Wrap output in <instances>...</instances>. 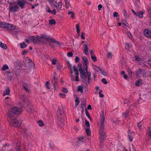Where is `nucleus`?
I'll list each match as a JSON object with an SVG mask.
<instances>
[{
  "instance_id": "nucleus-9",
  "label": "nucleus",
  "mask_w": 151,
  "mask_h": 151,
  "mask_svg": "<svg viewBox=\"0 0 151 151\" xmlns=\"http://www.w3.org/2000/svg\"><path fill=\"white\" fill-rule=\"evenodd\" d=\"M16 1H17V4L22 9L24 8L25 4V2L24 0H22V1H20V0H17Z\"/></svg>"
},
{
  "instance_id": "nucleus-1",
  "label": "nucleus",
  "mask_w": 151,
  "mask_h": 151,
  "mask_svg": "<svg viewBox=\"0 0 151 151\" xmlns=\"http://www.w3.org/2000/svg\"><path fill=\"white\" fill-rule=\"evenodd\" d=\"M78 67L79 70L83 78V82L86 81L88 79V84H89L91 79V73L90 72H88L87 67H85L84 68H82V67Z\"/></svg>"
},
{
  "instance_id": "nucleus-56",
  "label": "nucleus",
  "mask_w": 151,
  "mask_h": 151,
  "mask_svg": "<svg viewBox=\"0 0 151 151\" xmlns=\"http://www.w3.org/2000/svg\"><path fill=\"white\" fill-rule=\"evenodd\" d=\"M9 68V67H2V70L3 71H5L6 69H8Z\"/></svg>"
},
{
  "instance_id": "nucleus-61",
  "label": "nucleus",
  "mask_w": 151,
  "mask_h": 151,
  "mask_svg": "<svg viewBox=\"0 0 151 151\" xmlns=\"http://www.w3.org/2000/svg\"><path fill=\"white\" fill-rule=\"evenodd\" d=\"M141 122H139L137 124V126L140 127V129H141L140 127H141Z\"/></svg>"
},
{
  "instance_id": "nucleus-40",
  "label": "nucleus",
  "mask_w": 151,
  "mask_h": 151,
  "mask_svg": "<svg viewBox=\"0 0 151 151\" xmlns=\"http://www.w3.org/2000/svg\"><path fill=\"white\" fill-rule=\"evenodd\" d=\"M102 91L101 90H100L99 91V96L101 98H103L104 97V95L102 94L101 93V92Z\"/></svg>"
},
{
  "instance_id": "nucleus-58",
  "label": "nucleus",
  "mask_w": 151,
  "mask_h": 151,
  "mask_svg": "<svg viewBox=\"0 0 151 151\" xmlns=\"http://www.w3.org/2000/svg\"><path fill=\"white\" fill-rule=\"evenodd\" d=\"M129 44H125V49H129Z\"/></svg>"
},
{
  "instance_id": "nucleus-46",
  "label": "nucleus",
  "mask_w": 151,
  "mask_h": 151,
  "mask_svg": "<svg viewBox=\"0 0 151 151\" xmlns=\"http://www.w3.org/2000/svg\"><path fill=\"white\" fill-rule=\"evenodd\" d=\"M123 12L124 16H125L126 18H127V14L126 11L125 9H124Z\"/></svg>"
},
{
  "instance_id": "nucleus-50",
  "label": "nucleus",
  "mask_w": 151,
  "mask_h": 151,
  "mask_svg": "<svg viewBox=\"0 0 151 151\" xmlns=\"http://www.w3.org/2000/svg\"><path fill=\"white\" fill-rule=\"evenodd\" d=\"M73 54L72 52H69L67 54V56L68 57H71L73 56Z\"/></svg>"
},
{
  "instance_id": "nucleus-19",
  "label": "nucleus",
  "mask_w": 151,
  "mask_h": 151,
  "mask_svg": "<svg viewBox=\"0 0 151 151\" xmlns=\"http://www.w3.org/2000/svg\"><path fill=\"white\" fill-rule=\"evenodd\" d=\"M142 81L141 80H138L136 82L135 86H139L142 84Z\"/></svg>"
},
{
  "instance_id": "nucleus-6",
  "label": "nucleus",
  "mask_w": 151,
  "mask_h": 151,
  "mask_svg": "<svg viewBox=\"0 0 151 151\" xmlns=\"http://www.w3.org/2000/svg\"><path fill=\"white\" fill-rule=\"evenodd\" d=\"M40 37L43 38L45 40H46L48 41L49 40H50L52 42L56 43L59 46L60 45V43L58 41H56L54 38H51L50 37H47L45 35L42 34Z\"/></svg>"
},
{
  "instance_id": "nucleus-18",
  "label": "nucleus",
  "mask_w": 151,
  "mask_h": 151,
  "mask_svg": "<svg viewBox=\"0 0 151 151\" xmlns=\"http://www.w3.org/2000/svg\"><path fill=\"white\" fill-rule=\"evenodd\" d=\"M82 59L84 63H85L86 66H87L88 64V60L86 57H82Z\"/></svg>"
},
{
  "instance_id": "nucleus-31",
  "label": "nucleus",
  "mask_w": 151,
  "mask_h": 151,
  "mask_svg": "<svg viewBox=\"0 0 151 151\" xmlns=\"http://www.w3.org/2000/svg\"><path fill=\"white\" fill-rule=\"evenodd\" d=\"M93 68L95 71L97 72H99V71L101 72V71L102 70L99 67H94Z\"/></svg>"
},
{
  "instance_id": "nucleus-55",
  "label": "nucleus",
  "mask_w": 151,
  "mask_h": 151,
  "mask_svg": "<svg viewBox=\"0 0 151 151\" xmlns=\"http://www.w3.org/2000/svg\"><path fill=\"white\" fill-rule=\"evenodd\" d=\"M84 33L83 32H82L81 33V38L83 40H84L85 38V37L84 36Z\"/></svg>"
},
{
  "instance_id": "nucleus-22",
  "label": "nucleus",
  "mask_w": 151,
  "mask_h": 151,
  "mask_svg": "<svg viewBox=\"0 0 151 151\" xmlns=\"http://www.w3.org/2000/svg\"><path fill=\"white\" fill-rule=\"evenodd\" d=\"M0 47L4 49H7V46L6 44H4L1 42H0Z\"/></svg>"
},
{
  "instance_id": "nucleus-26",
  "label": "nucleus",
  "mask_w": 151,
  "mask_h": 151,
  "mask_svg": "<svg viewBox=\"0 0 151 151\" xmlns=\"http://www.w3.org/2000/svg\"><path fill=\"white\" fill-rule=\"evenodd\" d=\"M57 81H52V84L53 86L54 89L56 90V87L57 86Z\"/></svg>"
},
{
  "instance_id": "nucleus-25",
  "label": "nucleus",
  "mask_w": 151,
  "mask_h": 151,
  "mask_svg": "<svg viewBox=\"0 0 151 151\" xmlns=\"http://www.w3.org/2000/svg\"><path fill=\"white\" fill-rule=\"evenodd\" d=\"M83 140H78L77 142L78 145H81V144L83 143L85 141V138H83Z\"/></svg>"
},
{
  "instance_id": "nucleus-43",
  "label": "nucleus",
  "mask_w": 151,
  "mask_h": 151,
  "mask_svg": "<svg viewBox=\"0 0 151 151\" xmlns=\"http://www.w3.org/2000/svg\"><path fill=\"white\" fill-rule=\"evenodd\" d=\"M28 52V50H23L22 52V55H25L26 54H27Z\"/></svg>"
},
{
  "instance_id": "nucleus-44",
  "label": "nucleus",
  "mask_w": 151,
  "mask_h": 151,
  "mask_svg": "<svg viewBox=\"0 0 151 151\" xmlns=\"http://www.w3.org/2000/svg\"><path fill=\"white\" fill-rule=\"evenodd\" d=\"M91 59L94 61H97V58L95 56H91Z\"/></svg>"
},
{
  "instance_id": "nucleus-32",
  "label": "nucleus",
  "mask_w": 151,
  "mask_h": 151,
  "mask_svg": "<svg viewBox=\"0 0 151 151\" xmlns=\"http://www.w3.org/2000/svg\"><path fill=\"white\" fill-rule=\"evenodd\" d=\"M143 12H138L137 14V16L139 17V18H142L143 17Z\"/></svg>"
},
{
  "instance_id": "nucleus-4",
  "label": "nucleus",
  "mask_w": 151,
  "mask_h": 151,
  "mask_svg": "<svg viewBox=\"0 0 151 151\" xmlns=\"http://www.w3.org/2000/svg\"><path fill=\"white\" fill-rule=\"evenodd\" d=\"M9 9L10 12L15 13L18 11L19 7L17 5V1H14L13 3L9 2Z\"/></svg>"
},
{
  "instance_id": "nucleus-3",
  "label": "nucleus",
  "mask_w": 151,
  "mask_h": 151,
  "mask_svg": "<svg viewBox=\"0 0 151 151\" xmlns=\"http://www.w3.org/2000/svg\"><path fill=\"white\" fill-rule=\"evenodd\" d=\"M10 119V123L14 127H19L21 125L22 122L18 118H16L15 116H12L11 114L9 116Z\"/></svg>"
},
{
  "instance_id": "nucleus-17",
  "label": "nucleus",
  "mask_w": 151,
  "mask_h": 151,
  "mask_svg": "<svg viewBox=\"0 0 151 151\" xmlns=\"http://www.w3.org/2000/svg\"><path fill=\"white\" fill-rule=\"evenodd\" d=\"M84 50H83V52L86 55H87L88 54V47L87 45V44H85L84 46Z\"/></svg>"
},
{
  "instance_id": "nucleus-21",
  "label": "nucleus",
  "mask_w": 151,
  "mask_h": 151,
  "mask_svg": "<svg viewBox=\"0 0 151 151\" xmlns=\"http://www.w3.org/2000/svg\"><path fill=\"white\" fill-rule=\"evenodd\" d=\"M10 90L9 89V88L8 87L6 89L5 91L4 92V93H3L4 96L6 95L9 94V93H10Z\"/></svg>"
},
{
  "instance_id": "nucleus-11",
  "label": "nucleus",
  "mask_w": 151,
  "mask_h": 151,
  "mask_svg": "<svg viewBox=\"0 0 151 151\" xmlns=\"http://www.w3.org/2000/svg\"><path fill=\"white\" fill-rule=\"evenodd\" d=\"M145 35L148 38L151 37V31L148 29H145L144 31Z\"/></svg>"
},
{
  "instance_id": "nucleus-24",
  "label": "nucleus",
  "mask_w": 151,
  "mask_h": 151,
  "mask_svg": "<svg viewBox=\"0 0 151 151\" xmlns=\"http://www.w3.org/2000/svg\"><path fill=\"white\" fill-rule=\"evenodd\" d=\"M6 24L7 23L5 22H0V27H1L5 28Z\"/></svg>"
},
{
  "instance_id": "nucleus-59",
  "label": "nucleus",
  "mask_w": 151,
  "mask_h": 151,
  "mask_svg": "<svg viewBox=\"0 0 151 151\" xmlns=\"http://www.w3.org/2000/svg\"><path fill=\"white\" fill-rule=\"evenodd\" d=\"M98 9L99 10H100L101 9L102 7V6L101 4H99L98 6Z\"/></svg>"
},
{
  "instance_id": "nucleus-27",
  "label": "nucleus",
  "mask_w": 151,
  "mask_h": 151,
  "mask_svg": "<svg viewBox=\"0 0 151 151\" xmlns=\"http://www.w3.org/2000/svg\"><path fill=\"white\" fill-rule=\"evenodd\" d=\"M65 7L66 8L68 9L69 8L70 6V3L68 0H65Z\"/></svg>"
},
{
  "instance_id": "nucleus-23",
  "label": "nucleus",
  "mask_w": 151,
  "mask_h": 151,
  "mask_svg": "<svg viewBox=\"0 0 151 151\" xmlns=\"http://www.w3.org/2000/svg\"><path fill=\"white\" fill-rule=\"evenodd\" d=\"M83 88L82 86H79L78 87L77 91L80 92L81 93L83 92Z\"/></svg>"
},
{
  "instance_id": "nucleus-36",
  "label": "nucleus",
  "mask_w": 151,
  "mask_h": 151,
  "mask_svg": "<svg viewBox=\"0 0 151 151\" xmlns=\"http://www.w3.org/2000/svg\"><path fill=\"white\" fill-rule=\"evenodd\" d=\"M76 98L75 100V104L78 105L80 103V101L78 97L77 96H76Z\"/></svg>"
},
{
  "instance_id": "nucleus-39",
  "label": "nucleus",
  "mask_w": 151,
  "mask_h": 151,
  "mask_svg": "<svg viewBox=\"0 0 151 151\" xmlns=\"http://www.w3.org/2000/svg\"><path fill=\"white\" fill-rule=\"evenodd\" d=\"M85 124L87 126V127H89L90 124L89 122L87 120L85 121Z\"/></svg>"
},
{
  "instance_id": "nucleus-48",
  "label": "nucleus",
  "mask_w": 151,
  "mask_h": 151,
  "mask_svg": "<svg viewBox=\"0 0 151 151\" xmlns=\"http://www.w3.org/2000/svg\"><path fill=\"white\" fill-rule=\"evenodd\" d=\"M128 136L130 141L132 142L133 139V137L131 136L129 134L128 135Z\"/></svg>"
},
{
  "instance_id": "nucleus-49",
  "label": "nucleus",
  "mask_w": 151,
  "mask_h": 151,
  "mask_svg": "<svg viewBox=\"0 0 151 151\" xmlns=\"http://www.w3.org/2000/svg\"><path fill=\"white\" fill-rule=\"evenodd\" d=\"M80 60V59L78 57V56H76V57L75 59V62L76 63H78L79 62V61Z\"/></svg>"
},
{
  "instance_id": "nucleus-12",
  "label": "nucleus",
  "mask_w": 151,
  "mask_h": 151,
  "mask_svg": "<svg viewBox=\"0 0 151 151\" xmlns=\"http://www.w3.org/2000/svg\"><path fill=\"white\" fill-rule=\"evenodd\" d=\"M29 39L31 40L32 42L35 43L38 42V36H37V37L32 36L31 37L29 36Z\"/></svg>"
},
{
  "instance_id": "nucleus-51",
  "label": "nucleus",
  "mask_w": 151,
  "mask_h": 151,
  "mask_svg": "<svg viewBox=\"0 0 151 151\" xmlns=\"http://www.w3.org/2000/svg\"><path fill=\"white\" fill-rule=\"evenodd\" d=\"M113 16L114 17L119 16L118 13L116 12H114L113 14Z\"/></svg>"
},
{
  "instance_id": "nucleus-13",
  "label": "nucleus",
  "mask_w": 151,
  "mask_h": 151,
  "mask_svg": "<svg viewBox=\"0 0 151 151\" xmlns=\"http://www.w3.org/2000/svg\"><path fill=\"white\" fill-rule=\"evenodd\" d=\"M15 27L13 24L7 23L5 28L8 30H13L15 29Z\"/></svg>"
},
{
  "instance_id": "nucleus-62",
  "label": "nucleus",
  "mask_w": 151,
  "mask_h": 151,
  "mask_svg": "<svg viewBox=\"0 0 151 151\" xmlns=\"http://www.w3.org/2000/svg\"><path fill=\"white\" fill-rule=\"evenodd\" d=\"M23 88H24L25 90H26L27 91V92L28 91V88H27L26 87L24 86V85H23Z\"/></svg>"
},
{
  "instance_id": "nucleus-30",
  "label": "nucleus",
  "mask_w": 151,
  "mask_h": 151,
  "mask_svg": "<svg viewBox=\"0 0 151 151\" xmlns=\"http://www.w3.org/2000/svg\"><path fill=\"white\" fill-rule=\"evenodd\" d=\"M56 23L55 20L54 19H51L49 20V24H50L54 25Z\"/></svg>"
},
{
  "instance_id": "nucleus-35",
  "label": "nucleus",
  "mask_w": 151,
  "mask_h": 151,
  "mask_svg": "<svg viewBox=\"0 0 151 151\" xmlns=\"http://www.w3.org/2000/svg\"><path fill=\"white\" fill-rule=\"evenodd\" d=\"M57 60L55 59L54 58L52 60V64L53 65H55L56 63H57Z\"/></svg>"
},
{
  "instance_id": "nucleus-45",
  "label": "nucleus",
  "mask_w": 151,
  "mask_h": 151,
  "mask_svg": "<svg viewBox=\"0 0 151 151\" xmlns=\"http://www.w3.org/2000/svg\"><path fill=\"white\" fill-rule=\"evenodd\" d=\"M101 82L104 84H106L107 83V81H106V79L104 78H103L101 80Z\"/></svg>"
},
{
  "instance_id": "nucleus-60",
  "label": "nucleus",
  "mask_w": 151,
  "mask_h": 151,
  "mask_svg": "<svg viewBox=\"0 0 151 151\" xmlns=\"http://www.w3.org/2000/svg\"><path fill=\"white\" fill-rule=\"evenodd\" d=\"M60 95L63 98H65V95L64 94H63L62 93H60Z\"/></svg>"
},
{
  "instance_id": "nucleus-2",
  "label": "nucleus",
  "mask_w": 151,
  "mask_h": 151,
  "mask_svg": "<svg viewBox=\"0 0 151 151\" xmlns=\"http://www.w3.org/2000/svg\"><path fill=\"white\" fill-rule=\"evenodd\" d=\"M101 117L100 122V129L99 133V137L100 139V141L101 143H103V140L106 138V135L105 132H104V121L105 118L104 116V112H102V114L101 115Z\"/></svg>"
},
{
  "instance_id": "nucleus-54",
  "label": "nucleus",
  "mask_w": 151,
  "mask_h": 151,
  "mask_svg": "<svg viewBox=\"0 0 151 151\" xmlns=\"http://www.w3.org/2000/svg\"><path fill=\"white\" fill-rule=\"evenodd\" d=\"M127 33L128 35L129 36V37L130 38H132V35L131 34V33H130V32L129 31L127 32Z\"/></svg>"
},
{
  "instance_id": "nucleus-52",
  "label": "nucleus",
  "mask_w": 151,
  "mask_h": 151,
  "mask_svg": "<svg viewBox=\"0 0 151 151\" xmlns=\"http://www.w3.org/2000/svg\"><path fill=\"white\" fill-rule=\"evenodd\" d=\"M128 72L129 73V76L131 77H132V71L130 69H128Z\"/></svg>"
},
{
  "instance_id": "nucleus-37",
  "label": "nucleus",
  "mask_w": 151,
  "mask_h": 151,
  "mask_svg": "<svg viewBox=\"0 0 151 151\" xmlns=\"http://www.w3.org/2000/svg\"><path fill=\"white\" fill-rule=\"evenodd\" d=\"M38 42H44L45 41V40L42 38L40 37V36H38Z\"/></svg>"
},
{
  "instance_id": "nucleus-63",
  "label": "nucleus",
  "mask_w": 151,
  "mask_h": 151,
  "mask_svg": "<svg viewBox=\"0 0 151 151\" xmlns=\"http://www.w3.org/2000/svg\"><path fill=\"white\" fill-rule=\"evenodd\" d=\"M147 62L149 65L151 66V60H147Z\"/></svg>"
},
{
  "instance_id": "nucleus-33",
  "label": "nucleus",
  "mask_w": 151,
  "mask_h": 151,
  "mask_svg": "<svg viewBox=\"0 0 151 151\" xmlns=\"http://www.w3.org/2000/svg\"><path fill=\"white\" fill-rule=\"evenodd\" d=\"M129 111L128 110H127L125 112L123 113V116L124 117H126L128 116Z\"/></svg>"
},
{
  "instance_id": "nucleus-20",
  "label": "nucleus",
  "mask_w": 151,
  "mask_h": 151,
  "mask_svg": "<svg viewBox=\"0 0 151 151\" xmlns=\"http://www.w3.org/2000/svg\"><path fill=\"white\" fill-rule=\"evenodd\" d=\"M85 131L87 134L89 136L91 135V132L90 130L89 127L85 128Z\"/></svg>"
},
{
  "instance_id": "nucleus-8",
  "label": "nucleus",
  "mask_w": 151,
  "mask_h": 151,
  "mask_svg": "<svg viewBox=\"0 0 151 151\" xmlns=\"http://www.w3.org/2000/svg\"><path fill=\"white\" fill-rule=\"evenodd\" d=\"M51 3L52 4H53L54 6L56 7L57 8H61L62 7V2L60 1L58 3L54 1L51 0Z\"/></svg>"
},
{
  "instance_id": "nucleus-16",
  "label": "nucleus",
  "mask_w": 151,
  "mask_h": 151,
  "mask_svg": "<svg viewBox=\"0 0 151 151\" xmlns=\"http://www.w3.org/2000/svg\"><path fill=\"white\" fill-rule=\"evenodd\" d=\"M27 109L30 113H32L34 111V108L32 106H27Z\"/></svg>"
},
{
  "instance_id": "nucleus-38",
  "label": "nucleus",
  "mask_w": 151,
  "mask_h": 151,
  "mask_svg": "<svg viewBox=\"0 0 151 151\" xmlns=\"http://www.w3.org/2000/svg\"><path fill=\"white\" fill-rule=\"evenodd\" d=\"M37 123H39V126H42L43 125H44L43 122L41 120H40L39 121H37Z\"/></svg>"
},
{
  "instance_id": "nucleus-47",
  "label": "nucleus",
  "mask_w": 151,
  "mask_h": 151,
  "mask_svg": "<svg viewBox=\"0 0 151 151\" xmlns=\"http://www.w3.org/2000/svg\"><path fill=\"white\" fill-rule=\"evenodd\" d=\"M101 73L102 75L104 76H106L107 75V73L105 71H104L102 69L101 71Z\"/></svg>"
},
{
  "instance_id": "nucleus-34",
  "label": "nucleus",
  "mask_w": 151,
  "mask_h": 151,
  "mask_svg": "<svg viewBox=\"0 0 151 151\" xmlns=\"http://www.w3.org/2000/svg\"><path fill=\"white\" fill-rule=\"evenodd\" d=\"M134 58L135 60L137 62L141 61L142 60L141 58H140L139 57L137 56H135Z\"/></svg>"
},
{
  "instance_id": "nucleus-42",
  "label": "nucleus",
  "mask_w": 151,
  "mask_h": 151,
  "mask_svg": "<svg viewBox=\"0 0 151 151\" xmlns=\"http://www.w3.org/2000/svg\"><path fill=\"white\" fill-rule=\"evenodd\" d=\"M49 83L48 81H47L45 83L46 87V88L48 89H50V88L49 86Z\"/></svg>"
},
{
  "instance_id": "nucleus-5",
  "label": "nucleus",
  "mask_w": 151,
  "mask_h": 151,
  "mask_svg": "<svg viewBox=\"0 0 151 151\" xmlns=\"http://www.w3.org/2000/svg\"><path fill=\"white\" fill-rule=\"evenodd\" d=\"M22 106L18 108L17 106H15L13 107L11 110L9 114V116L11 114L12 116H13L12 115L14 114H19L22 111Z\"/></svg>"
},
{
  "instance_id": "nucleus-14",
  "label": "nucleus",
  "mask_w": 151,
  "mask_h": 151,
  "mask_svg": "<svg viewBox=\"0 0 151 151\" xmlns=\"http://www.w3.org/2000/svg\"><path fill=\"white\" fill-rule=\"evenodd\" d=\"M26 66H33L35 65L33 63L32 60L28 58H27V59L26 60Z\"/></svg>"
},
{
  "instance_id": "nucleus-15",
  "label": "nucleus",
  "mask_w": 151,
  "mask_h": 151,
  "mask_svg": "<svg viewBox=\"0 0 151 151\" xmlns=\"http://www.w3.org/2000/svg\"><path fill=\"white\" fill-rule=\"evenodd\" d=\"M58 119L59 121L58 125L60 127H63L64 125L63 121L62 119L61 118H60L59 117H58Z\"/></svg>"
},
{
  "instance_id": "nucleus-28",
  "label": "nucleus",
  "mask_w": 151,
  "mask_h": 151,
  "mask_svg": "<svg viewBox=\"0 0 151 151\" xmlns=\"http://www.w3.org/2000/svg\"><path fill=\"white\" fill-rule=\"evenodd\" d=\"M20 45L21 48L23 49L26 47L27 45L25 44V42H23L22 43H20Z\"/></svg>"
},
{
  "instance_id": "nucleus-53",
  "label": "nucleus",
  "mask_w": 151,
  "mask_h": 151,
  "mask_svg": "<svg viewBox=\"0 0 151 151\" xmlns=\"http://www.w3.org/2000/svg\"><path fill=\"white\" fill-rule=\"evenodd\" d=\"M62 91L64 93H66L68 92V90L66 88H63Z\"/></svg>"
},
{
  "instance_id": "nucleus-7",
  "label": "nucleus",
  "mask_w": 151,
  "mask_h": 151,
  "mask_svg": "<svg viewBox=\"0 0 151 151\" xmlns=\"http://www.w3.org/2000/svg\"><path fill=\"white\" fill-rule=\"evenodd\" d=\"M70 69L71 72V77L73 78V80L74 79V75H72L73 73V71L75 72L76 74L77 75H78L79 74L78 70V68H76V67H70Z\"/></svg>"
},
{
  "instance_id": "nucleus-57",
  "label": "nucleus",
  "mask_w": 151,
  "mask_h": 151,
  "mask_svg": "<svg viewBox=\"0 0 151 151\" xmlns=\"http://www.w3.org/2000/svg\"><path fill=\"white\" fill-rule=\"evenodd\" d=\"M56 13V9H54L52 11H51V12H50V13L54 14H55Z\"/></svg>"
},
{
  "instance_id": "nucleus-10",
  "label": "nucleus",
  "mask_w": 151,
  "mask_h": 151,
  "mask_svg": "<svg viewBox=\"0 0 151 151\" xmlns=\"http://www.w3.org/2000/svg\"><path fill=\"white\" fill-rule=\"evenodd\" d=\"M146 73V71L143 69L139 68L136 71V73L137 76L141 74H144Z\"/></svg>"
},
{
  "instance_id": "nucleus-41",
  "label": "nucleus",
  "mask_w": 151,
  "mask_h": 151,
  "mask_svg": "<svg viewBox=\"0 0 151 151\" xmlns=\"http://www.w3.org/2000/svg\"><path fill=\"white\" fill-rule=\"evenodd\" d=\"M112 56V53L110 52H108L107 55V56L108 58H111Z\"/></svg>"
},
{
  "instance_id": "nucleus-29",
  "label": "nucleus",
  "mask_w": 151,
  "mask_h": 151,
  "mask_svg": "<svg viewBox=\"0 0 151 151\" xmlns=\"http://www.w3.org/2000/svg\"><path fill=\"white\" fill-rule=\"evenodd\" d=\"M85 112H86V114L87 117L91 120L92 119L91 118V117L87 111L86 108L85 109Z\"/></svg>"
},
{
  "instance_id": "nucleus-64",
  "label": "nucleus",
  "mask_w": 151,
  "mask_h": 151,
  "mask_svg": "<svg viewBox=\"0 0 151 151\" xmlns=\"http://www.w3.org/2000/svg\"><path fill=\"white\" fill-rule=\"evenodd\" d=\"M75 16V13L73 12V13L72 14V15H71L70 17L72 18L73 19L74 18Z\"/></svg>"
}]
</instances>
